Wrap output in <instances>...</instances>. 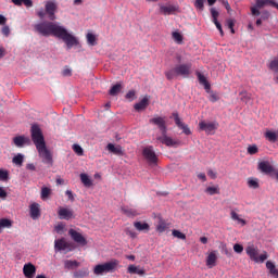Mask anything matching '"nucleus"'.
Returning a JSON list of instances; mask_svg holds the SVG:
<instances>
[{
	"label": "nucleus",
	"mask_w": 278,
	"mask_h": 278,
	"mask_svg": "<svg viewBox=\"0 0 278 278\" xmlns=\"http://www.w3.org/2000/svg\"><path fill=\"white\" fill-rule=\"evenodd\" d=\"M66 197L68 198L70 201H75V197L73 195V191L67 190L65 192Z\"/></svg>",
	"instance_id": "338daca9"
},
{
	"label": "nucleus",
	"mask_w": 278,
	"mask_h": 278,
	"mask_svg": "<svg viewBox=\"0 0 278 278\" xmlns=\"http://www.w3.org/2000/svg\"><path fill=\"white\" fill-rule=\"evenodd\" d=\"M206 92H208V100L211 101V103H216V101H219L220 97H218V94H216V92L210 90H206Z\"/></svg>",
	"instance_id": "c03bdc74"
},
{
	"label": "nucleus",
	"mask_w": 278,
	"mask_h": 278,
	"mask_svg": "<svg viewBox=\"0 0 278 278\" xmlns=\"http://www.w3.org/2000/svg\"><path fill=\"white\" fill-rule=\"evenodd\" d=\"M199 129L201 131H205L207 136H214V132L216 131V129H218V123L202 121L199 123Z\"/></svg>",
	"instance_id": "1a4fd4ad"
},
{
	"label": "nucleus",
	"mask_w": 278,
	"mask_h": 278,
	"mask_svg": "<svg viewBox=\"0 0 278 278\" xmlns=\"http://www.w3.org/2000/svg\"><path fill=\"white\" fill-rule=\"evenodd\" d=\"M197 77L199 79V84H201V86H204V90H211L212 86L210 85L207 78H205L203 74L197 72Z\"/></svg>",
	"instance_id": "393cba45"
},
{
	"label": "nucleus",
	"mask_w": 278,
	"mask_h": 278,
	"mask_svg": "<svg viewBox=\"0 0 278 278\" xmlns=\"http://www.w3.org/2000/svg\"><path fill=\"white\" fill-rule=\"evenodd\" d=\"M35 31L40 34L41 36H54V38H59L65 42L67 49H73V47H78L79 40L77 37L70 34L68 30L61 26L58 22H41L35 25Z\"/></svg>",
	"instance_id": "f257e3e1"
},
{
	"label": "nucleus",
	"mask_w": 278,
	"mask_h": 278,
	"mask_svg": "<svg viewBox=\"0 0 278 278\" xmlns=\"http://www.w3.org/2000/svg\"><path fill=\"white\" fill-rule=\"evenodd\" d=\"M119 262L117 260H113L103 264H98L93 268V273L96 275H104L108 273H114L118 267Z\"/></svg>",
	"instance_id": "39448f33"
},
{
	"label": "nucleus",
	"mask_w": 278,
	"mask_h": 278,
	"mask_svg": "<svg viewBox=\"0 0 278 278\" xmlns=\"http://www.w3.org/2000/svg\"><path fill=\"white\" fill-rule=\"evenodd\" d=\"M29 213H30V218H33V220H38V218H40V204L38 203L30 204Z\"/></svg>",
	"instance_id": "6ab92c4d"
},
{
	"label": "nucleus",
	"mask_w": 278,
	"mask_h": 278,
	"mask_svg": "<svg viewBox=\"0 0 278 278\" xmlns=\"http://www.w3.org/2000/svg\"><path fill=\"white\" fill-rule=\"evenodd\" d=\"M172 36L175 42H178V45H181V42H184V36H181L179 33L174 31Z\"/></svg>",
	"instance_id": "3c124183"
},
{
	"label": "nucleus",
	"mask_w": 278,
	"mask_h": 278,
	"mask_svg": "<svg viewBox=\"0 0 278 278\" xmlns=\"http://www.w3.org/2000/svg\"><path fill=\"white\" fill-rule=\"evenodd\" d=\"M172 235L174 236V238H178V240H186V233L179 230H173Z\"/></svg>",
	"instance_id": "8fccbe9b"
},
{
	"label": "nucleus",
	"mask_w": 278,
	"mask_h": 278,
	"mask_svg": "<svg viewBox=\"0 0 278 278\" xmlns=\"http://www.w3.org/2000/svg\"><path fill=\"white\" fill-rule=\"evenodd\" d=\"M227 26L228 29H230L231 34H236V30L233 29V27L236 26V21L227 20Z\"/></svg>",
	"instance_id": "6e6d98bb"
},
{
	"label": "nucleus",
	"mask_w": 278,
	"mask_h": 278,
	"mask_svg": "<svg viewBox=\"0 0 278 278\" xmlns=\"http://www.w3.org/2000/svg\"><path fill=\"white\" fill-rule=\"evenodd\" d=\"M269 71H273V73H278V56L274 58L269 64H268ZM276 84H278V76L274 78Z\"/></svg>",
	"instance_id": "a878e982"
},
{
	"label": "nucleus",
	"mask_w": 278,
	"mask_h": 278,
	"mask_svg": "<svg viewBox=\"0 0 278 278\" xmlns=\"http://www.w3.org/2000/svg\"><path fill=\"white\" fill-rule=\"evenodd\" d=\"M216 260H218L216 251H212L206 257V266H208V268H214V266H216Z\"/></svg>",
	"instance_id": "4be33fe9"
},
{
	"label": "nucleus",
	"mask_w": 278,
	"mask_h": 278,
	"mask_svg": "<svg viewBox=\"0 0 278 278\" xmlns=\"http://www.w3.org/2000/svg\"><path fill=\"white\" fill-rule=\"evenodd\" d=\"M172 116L174 117V121H175L177 127H179V129H182V134H185L186 136L192 135V130H190L188 125H186L184 122H181V118L179 117V113L175 112L172 114Z\"/></svg>",
	"instance_id": "9d476101"
},
{
	"label": "nucleus",
	"mask_w": 278,
	"mask_h": 278,
	"mask_svg": "<svg viewBox=\"0 0 278 278\" xmlns=\"http://www.w3.org/2000/svg\"><path fill=\"white\" fill-rule=\"evenodd\" d=\"M245 252L247 255H249L250 260L252 262H255L256 264H264V262H266V260H268V253L265 252L263 254L260 255V250L257 248H255V245H249L245 248ZM260 255V256H257Z\"/></svg>",
	"instance_id": "20e7f679"
},
{
	"label": "nucleus",
	"mask_w": 278,
	"mask_h": 278,
	"mask_svg": "<svg viewBox=\"0 0 278 278\" xmlns=\"http://www.w3.org/2000/svg\"><path fill=\"white\" fill-rule=\"evenodd\" d=\"M142 155L144 160L150 164L151 166L157 165V154H155V150H153V146H148L143 148Z\"/></svg>",
	"instance_id": "0eeeda50"
},
{
	"label": "nucleus",
	"mask_w": 278,
	"mask_h": 278,
	"mask_svg": "<svg viewBox=\"0 0 278 278\" xmlns=\"http://www.w3.org/2000/svg\"><path fill=\"white\" fill-rule=\"evenodd\" d=\"M80 181L86 186V188H90V186H92V180L87 174H80Z\"/></svg>",
	"instance_id": "c9c22d12"
},
{
	"label": "nucleus",
	"mask_w": 278,
	"mask_h": 278,
	"mask_svg": "<svg viewBox=\"0 0 278 278\" xmlns=\"http://www.w3.org/2000/svg\"><path fill=\"white\" fill-rule=\"evenodd\" d=\"M265 138H266V140H268L269 142H277V140H278V130H277V131L267 130V131L265 132Z\"/></svg>",
	"instance_id": "c85d7f7f"
},
{
	"label": "nucleus",
	"mask_w": 278,
	"mask_h": 278,
	"mask_svg": "<svg viewBox=\"0 0 278 278\" xmlns=\"http://www.w3.org/2000/svg\"><path fill=\"white\" fill-rule=\"evenodd\" d=\"M127 270L130 275H140V277L147 274L144 269H139L136 265H129Z\"/></svg>",
	"instance_id": "bb28decb"
},
{
	"label": "nucleus",
	"mask_w": 278,
	"mask_h": 278,
	"mask_svg": "<svg viewBox=\"0 0 278 278\" xmlns=\"http://www.w3.org/2000/svg\"><path fill=\"white\" fill-rule=\"evenodd\" d=\"M251 12H252V16H260V14H261L260 8H257V4H255V7L251 8Z\"/></svg>",
	"instance_id": "680f3d73"
},
{
	"label": "nucleus",
	"mask_w": 278,
	"mask_h": 278,
	"mask_svg": "<svg viewBox=\"0 0 278 278\" xmlns=\"http://www.w3.org/2000/svg\"><path fill=\"white\" fill-rule=\"evenodd\" d=\"M15 147L23 148L25 144H29V138L24 136H17L13 139Z\"/></svg>",
	"instance_id": "5701e85b"
},
{
	"label": "nucleus",
	"mask_w": 278,
	"mask_h": 278,
	"mask_svg": "<svg viewBox=\"0 0 278 278\" xmlns=\"http://www.w3.org/2000/svg\"><path fill=\"white\" fill-rule=\"evenodd\" d=\"M136 112H141V110H147L149 108V98L144 97L139 103L134 105Z\"/></svg>",
	"instance_id": "b1692460"
},
{
	"label": "nucleus",
	"mask_w": 278,
	"mask_h": 278,
	"mask_svg": "<svg viewBox=\"0 0 278 278\" xmlns=\"http://www.w3.org/2000/svg\"><path fill=\"white\" fill-rule=\"evenodd\" d=\"M23 274L26 278L36 277V265L31 263L25 264L23 267Z\"/></svg>",
	"instance_id": "2eb2a0df"
},
{
	"label": "nucleus",
	"mask_w": 278,
	"mask_h": 278,
	"mask_svg": "<svg viewBox=\"0 0 278 278\" xmlns=\"http://www.w3.org/2000/svg\"><path fill=\"white\" fill-rule=\"evenodd\" d=\"M5 23H8V17L0 14V25L5 26Z\"/></svg>",
	"instance_id": "774afa93"
},
{
	"label": "nucleus",
	"mask_w": 278,
	"mask_h": 278,
	"mask_svg": "<svg viewBox=\"0 0 278 278\" xmlns=\"http://www.w3.org/2000/svg\"><path fill=\"white\" fill-rule=\"evenodd\" d=\"M161 14L164 16H170L174 12H178L179 7L175 4H159Z\"/></svg>",
	"instance_id": "f8f14e48"
},
{
	"label": "nucleus",
	"mask_w": 278,
	"mask_h": 278,
	"mask_svg": "<svg viewBox=\"0 0 278 278\" xmlns=\"http://www.w3.org/2000/svg\"><path fill=\"white\" fill-rule=\"evenodd\" d=\"M168 229V224L166 220L162 219V217L159 218V223L156 225V231L159 233H164Z\"/></svg>",
	"instance_id": "cd10ccee"
},
{
	"label": "nucleus",
	"mask_w": 278,
	"mask_h": 278,
	"mask_svg": "<svg viewBox=\"0 0 278 278\" xmlns=\"http://www.w3.org/2000/svg\"><path fill=\"white\" fill-rule=\"evenodd\" d=\"M58 214L60 220H71L73 218V211L66 207H60Z\"/></svg>",
	"instance_id": "dca6fc26"
},
{
	"label": "nucleus",
	"mask_w": 278,
	"mask_h": 278,
	"mask_svg": "<svg viewBox=\"0 0 278 278\" xmlns=\"http://www.w3.org/2000/svg\"><path fill=\"white\" fill-rule=\"evenodd\" d=\"M258 168H260V170H262V173H266V175H270V173H275V168L267 161L261 162L258 164Z\"/></svg>",
	"instance_id": "aec40b11"
},
{
	"label": "nucleus",
	"mask_w": 278,
	"mask_h": 278,
	"mask_svg": "<svg viewBox=\"0 0 278 278\" xmlns=\"http://www.w3.org/2000/svg\"><path fill=\"white\" fill-rule=\"evenodd\" d=\"M266 268L267 270H269L270 275H275L276 277H278V269L277 267H275V264L271 261L266 262Z\"/></svg>",
	"instance_id": "2f4dec72"
},
{
	"label": "nucleus",
	"mask_w": 278,
	"mask_h": 278,
	"mask_svg": "<svg viewBox=\"0 0 278 278\" xmlns=\"http://www.w3.org/2000/svg\"><path fill=\"white\" fill-rule=\"evenodd\" d=\"M126 236H129V238H131L132 240H136V238H138V233H136V231H134V229H131L130 227H127L124 229Z\"/></svg>",
	"instance_id": "a18cd8bd"
},
{
	"label": "nucleus",
	"mask_w": 278,
	"mask_h": 278,
	"mask_svg": "<svg viewBox=\"0 0 278 278\" xmlns=\"http://www.w3.org/2000/svg\"><path fill=\"white\" fill-rule=\"evenodd\" d=\"M206 194L214 197V194H220V189L218 187H207L205 189Z\"/></svg>",
	"instance_id": "37998d69"
},
{
	"label": "nucleus",
	"mask_w": 278,
	"mask_h": 278,
	"mask_svg": "<svg viewBox=\"0 0 278 278\" xmlns=\"http://www.w3.org/2000/svg\"><path fill=\"white\" fill-rule=\"evenodd\" d=\"M125 97L127 101H134L136 99V90H129Z\"/></svg>",
	"instance_id": "5fc2aeb1"
},
{
	"label": "nucleus",
	"mask_w": 278,
	"mask_h": 278,
	"mask_svg": "<svg viewBox=\"0 0 278 278\" xmlns=\"http://www.w3.org/2000/svg\"><path fill=\"white\" fill-rule=\"evenodd\" d=\"M90 275V271H88V268H83L74 273V278H84L88 277Z\"/></svg>",
	"instance_id": "e433bc0d"
},
{
	"label": "nucleus",
	"mask_w": 278,
	"mask_h": 278,
	"mask_svg": "<svg viewBox=\"0 0 278 278\" xmlns=\"http://www.w3.org/2000/svg\"><path fill=\"white\" fill-rule=\"evenodd\" d=\"M121 90H123V85L116 84L113 87H111L109 94L111 97H116V94H118V92H121Z\"/></svg>",
	"instance_id": "72a5a7b5"
},
{
	"label": "nucleus",
	"mask_w": 278,
	"mask_h": 278,
	"mask_svg": "<svg viewBox=\"0 0 278 278\" xmlns=\"http://www.w3.org/2000/svg\"><path fill=\"white\" fill-rule=\"evenodd\" d=\"M205 1L206 0H195L194 8H197V10H200L201 12H203V10L205 9Z\"/></svg>",
	"instance_id": "09e8293b"
},
{
	"label": "nucleus",
	"mask_w": 278,
	"mask_h": 278,
	"mask_svg": "<svg viewBox=\"0 0 278 278\" xmlns=\"http://www.w3.org/2000/svg\"><path fill=\"white\" fill-rule=\"evenodd\" d=\"M25 160V156L23 154H17L12 159L13 164L16 166H23V162Z\"/></svg>",
	"instance_id": "ea45409f"
},
{
	"label": "nucleus",
	"mask_w": 278,
	"mask_h": 278,
	"mask_svg": "<svg viewBox=\"0 0 278 278\" xmlns=\"http://www.w3.org/2000/svg\"><path fill=\"white\" fill-rule=\"evenodd\" d=\"M10 227H12V220H10L8 218L0 219V233H1L2 229H10Z\"/></svg>",
	"instance_id": "473e14b6"
},
{
	"label": "nucleus",
	"mask_w": 278,
	"mask_h": 278,
	"mask_svg": "<svg viewBox=\"0 0 278 278\" xmlns=\"http://www.w3.org/2000/svg\"><path fill=\"white\" fill-rule=\"evenodd\" d=\"M214 25L220 33V36H225V31H223V25H220L218 22H214Z\"/></svg>",
	"instance_id": "e2e57ef3"
},
{
	"label": "nucleus",
	"mask_w": 278,
	"mask_h": 278,
	"mask_svg": "<svg viewBox=\"0 0 278 278\" xmlns=\"http://www.w3.org/2000/svg\"><path fill=\"white\" fill-rule=\"evenodd\" d=\"M64 268H66L67 270H73V268H79V262L66 260L64 261Z\"/></svg>",
	"instance_id": "7c9ffc66"
},
{
	"label": "nucleus",
	"mask_w": 278,
	"mask_h": 278,
	"mask_svg": "<svg viewBox=\"0 0 278 278\" xmlns=\"http://www.w3.org/2000/svg\"><path fill=\"white\" fill-rule=\"evenodd\" d=\"M73 151L76 153V155H84V149L77 143L73 144Z\"/></svg>",
	"instance_id": "603ef678"
},
{
	"label": "nucleus",
	"mask_w": 278,
	"mask_h": 278,
	"mask_svg": "<svg viewBox=\"0 0 278 278\" xmlns=\"http://www.w3.org/2000/svg\"><path fill=\"white\" fill-rule=\"evenodd\" d=\"M257 151H260V150L257 149V146H255V144L248 147V153L250 155H255V153H257Z\"/></svg>",
	"instance_id": "13d9d810"
},
{
	"label": "nucleus",
	"mask_w": 278,
	"mask_h": 278,
	"mask_svg": "<svg viewBox=\"0 0 278 278\" xmlns=\"http://www.w3.org/2000/svg\"><path fill=\"white\" fill-rule=\"evenodd\" d=\"M192 71V64H179L174 68L165 72V77L168 81H173L176 77H184L185 79L190 77V73Z\"/></svg>",
	"instance_id": "f03ea898"
},
{
	"label": "nucleus",
	"mask_w": 278,
	"mask_h": 278,
	"mask_svg": "<svg viewBox=\"0 0 278 278\" xmlns=\"http://www.w3.org/2000/svg\"><path fill=\"white\" fill-rule=\"evenodd\" d=\"M230 218L231 220H237V223L241 225V227H244V225H247V220H244L243 218H240V215H238L236 211L230 212Z\"/></svg>",
	"instance_id": "c756f323"
},
{
	"label": "nucleus",
	"mask_w": 278,
	"mask_h": 278,
	"mask_svg": "<svg viewBox=\"0 0 278 278\" xmlns=\"http://www.w3.org/2000/svg\"><path fill=\"white\" fill-rule=\"evenodd\" d=\"M68 235L71 236L72 240H74V242H77V244H81L83 247L88 244V241H86V238L84 235H81V232H78L75 229H70Z\"/></svg>",
	"instance_id": "9b49d317"
},
{
	"label": "nucleus",
	"mask_w": 278,
	"mask_h": 278,
	"mask_svg": "<svg viewBox=\"0 0 278 278\" xmlns=\"http://www.w3.org/2000/svg\"><path fill=\"white\" fill-rule=\"evenodd\" d=\"M134 227L137 231L149 233L151 231V225L147 222H134Z\"/></svg>",
	"instance_id": "f3484780"
},
{
	"label": "nucleus",
	"mask_w": 278,
	"mask_h": 278,
	"mask_svg": "<svg viewBox=\"0 0 278 278\" xmlns=\"http://www.w3.org/2000/svg\"><path fill=\"white\" fill-rule=\"evenodd\" d=\"M55 251H71V243L66 241V239H56L54 241Z\"/></svg>",
	"instance_id": "4468645a"
},
{
	"label": "nucleus",
	"mask_w": 278,
	"mask_h": 278,
	"mask_svg": "<svg viewBox=\"0 0 278 278\" xmlns=\"http://www.w3.org/2000/svg\"><path fill=\"white\" fill-rule=\"evenodd\" d=\"M122 212L126 216H138V214H139L138 211H136L135 208H129V207H123Z\"/></svg>",
	"instance_id": "a19ab883"
},
{
	"label": "nucleus",
	"mask_w": 278,
	"mask_h": 278,
	"mask_svg": "<svg viewBox=\"0 0 278 278\" xmlns=\"http://www.w3.org/2000/svg\"><path fill=\"white\" fill-rule=\"evenodd\" d=\"M211 14L213 17V23H218V11H216V9H211Z\"/></svg>",
	"instance_id": "bf43d9fd"
},
{
	"label": "nucleus",
	"mask_w": 278,
	"mask_h": 278,
	"mask_svg": "<svg viewBox=\"0 0 278 278\" xmlns=\"http://www.w3.org/2000/svg\"><path fill=\"white\" fill-rule=\"evenodd\" d=\"M248 186L253 190H257V188H260V180L257 178H249Z\"/></svg>",
	"instance_id": "4c0bfd02"
},
{
	"label": "nucleus",
	"mask_w": 278,
	"mask_h": 278,
	"mask_svg": "<svg viewBox=\"0 0 278 278\" xmlns=\"http://www.w3.org/2000/svg\"><path fill=\"white\" fill-rule=\"evenodd\" d=\"M8 179H10V172L0 169V181H8Z\"/></svg>",
	"instance_id": "de8ad7c7"
},
{
	"label": "nucleus",
	"mask_w": 278,
	"mask_h": 278,
	"mask_svg": "<svg viewBox=\"0 0 278 278\" xmlns=\"http://www.w3.org/2000/svg\"><path fill=\"white\" fill-rule=\"evenodd\" d=\"M55 12H58V3L54 0H50L46 1L45 9L41 8L36 12V15L40 20L48 15L49 21H55L58 18Z\"/></svg>",
	"instance_id": "7ed1b4c3"
},
{
	"label": "nucleus",
	"mask_w": 278,
	"mask_h": 278,
	"mask_svg": "<svg viewBox=\"0 0 278 278\" xmlns=\"http://www.w3.org/2000/svg\"><path fill=\"white\" fill-rule=\"evenodd\" d=\"M31 134V140L36 147V149H39L40 147H45L47 142H45V136L42 135V129H40V126L33 125L30 129Z\"/></svg>",
	"instance_id": "423d86ee"
},
{
	"label": "nucleus",
	"mask_w": 278,
	"mask_h": 278,
	"mask_svg": "<svg viewBox=\"0 0 278 278\" xmlns=\"http://www.w3.org/2000/svg\"><path fill=\"white\" fill-rule=\"evenodd\" d=\"M152 125H156L161 134H167L168 129L166 128V119L164 117H153L150 119Z\"/></svg>",
	"instance_id": "ddd939ff"
},
{
	"label": "nucleus",
	"mask_w": 278,
	"mask_h": 278,
	"mask_svg": "<svg viewBox=\"0 0 278 278\" xmlns=\"http://www.w3.org/2000/svg\"><path fill=\"white\" fill-rule=\"evenodd\" d=\"M87 42H88V45H90V47H96L97 36H94V34H92V33L87 34Z\"/></svg>",
	"instance_id": "79ce46f5"
},
{
	"label": "nucleus",
	"mask_w": 278,
	"mask_h": 278,
	"mask_svg": "<svg viewBox=\"0 0 278 278\" xmlns=\"http://www.w3.org/2000/svg\"><path fill=\"white\" fill-rule=\"evenodd\" d=\"M51 195V189L49 187H42L41 189V199H49V197Z\"/></svg>",
	"instance_id": "49530a36"
},
{
	"label": "nucleus",
	"mask_w": 278,
	"mask_h": 278,
	"mask_svg": "<svg viewBox=\"0 0 278 278\" xmlns=\"http://www.w3.org/2000/svg\"><path fill=\"white\" fill-rule=\"evenodd\" d=\"M14 5H21L22 3L26 5V8H33L34 2L31 0H12Z\"/></svg>",
	"instance_id": "58836bf2"
},
{
	"label": "nucleus",
	"mask_w": 278,
	"mask_h": 278,
	"mask_svg": "<svg viewBox=\"0 0 278 278\" xmlns=\"http://www.w3.org/2000/svg\"><path fill=\"white\" fill-rule=\"evenodd\" d=\"M106 148H108V151H110L111 153H114L115 155H121L123 153V150L121 149V147H115L113 143H109Z\"/></svg>",
	"instance_id": "f704fd0d"
},
{
	"label": "nucleus",
	"mask_w": 278,
	"mask_h": 278,
	"mask_svg": "<svg viewBox=\"0 0 278 278\" xmlns=\"http://www.w3.org/2000/svg\"><path fill=\"white\" fill-rule=\"evenodd\" d=\"M265 5H271V8H276L278 10V3L275 0H256V8L262 10Z\"/></svg>",
	"instance_id": "412c9836"
},
{
	"label": "nucleus",
	"mask_w": 278,
	"mask_h": 278,
	"mask_svg": "<svg viewBox=\"0 0 278 278\" xmlns=\"http://www.w3.org/2000/svg\"><path fill=\"white\" fill-rule=\"evenodd\" d=\"M63 77H71L73 75V70L68 68V66H65L62 71Z\"/></svg>",
	"instance_id": "4d7b16f0"
},
{
	"label": "nucleus",
	"mask_w": 278,
	"mask_h": 278,
	"mask_svg": "<svg viewBox=\"0 0 278 278\" xmlns=\"http://www.w3.org/2000/svg\"><path fill=\"white\" fill-rule=\"evenodd\" d=\"M233 251H235V253H242V251H244V247H242V244H240V243H236L233 245Z\"/></svg>",
	"instance_id": "052dcab7"
},
{
	"label": "nucleus",
	"mask_w": 278,
	"mask_h": 278,
	"mask_svg": "<svg viewBox=\"0 0 278 278\" xmlns=\"http://www.w3.org/2000/svg\"><path fill=\"white\" fill-rule=\"evenodd\" d=\"M1 34L5 38L10 37V34H11L10 26H8V25L2 26Z\"/></svg>",
	"instance_id": "864d4df0"
},
{
	"label": "nucleus",
	"mask_w": 278,
	"mask_h": 278,
	"mask_svg": "<svg viewBox=\"0 0 278 278\" xmlns=\"http://www.w3.org/2000/svg\"><path fill=\"white\" fill-rule=\"evenodd\" d=\"M37 151L43 164H48V166H53V154L49 151V149H47V144L37 148Z\"/></svg>",
	"instance_id": "6e6552de"
},
{
	"label": "nucleus",
	"mask_w": 278,
	"mask_h": 278,
	"mask_svg": "<svg viewBox=\"0 0 278 278\" xmlns=\"http://www.w3.org/2000/svg\"><path fill=\"white\" fill-rule=\"evenodd\" d=\"M0 199H8V192L3 187H0Z\"/></svg>",
	"instance_id": "0e129e2a"
},
{
	"label": "nucleus",
	"mask_w": 278,
	"mask_h": 278,
	"mask_svg": "<svg viewBox=\"0 0 278 278\" xmlns=\"http://www.w3.org/2000/svg\"><path fill=\"white\" fill-rule=\"evenodd\" d=\"M207 175H208V177H211V179H216V177H217L216 172H214L213 169H208Z\"/></svg>",
	"instance_id": "69168bd1"
},
{
	"label": "nucleus",
	"mask_w": 278,
	"mask_h": 278,
	"mask_svg": "<svg viewBox=\"0 0 278 278\" xmlns=\"http://www.w3.org/2000/svg\"><path fill=\"white\" fill-rule=\"evenodd\" d=\"M156 140L162 144H165V147H175L178 144L177 141L173 140V138L168 137L166 134H162V136L157 137Z\"/></svg>",
	"instance_id": "a211bd4d"
}]
</instances>
